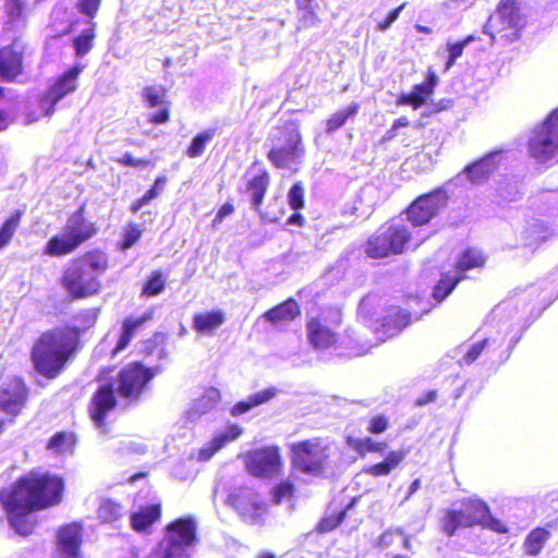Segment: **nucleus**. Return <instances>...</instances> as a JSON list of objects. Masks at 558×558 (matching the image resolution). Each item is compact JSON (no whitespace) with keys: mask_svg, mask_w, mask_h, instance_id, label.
I'll return each mask as SVG.
<instances>
[{"mask_svg":"<svg viewBox=\"0 0 558 558\" xmlns=\"http://www.w3.org/2000/svg\"><path fill=\"white\" fill-rule=\"evenodd\" d=\"M64 486L60 475L32 470L2 488L0 505L11 527L23 537L32 535L37 522L31 514L60 505Z\"/></svg>","mask_w":558,"mask_h":558,"instance_id":"f257e3e1","label":"nucleus"},{"mask_svg":"<svg viewBox=\"0 0 558 558\" xmlns=\"http://www.w3.org/2000/svg\"><path fill=\"white\" fill-rule=\"evenodd\" d=\"M99 308L88 307L74 315L75 324H63L46 329L31 347L33 369L47 380L60 377L84 348L83 335L98 319Z\"/></svg>","mask_w":558,"mask_h":558,"instance_id":"f03ea898","label":"nucleus"},{"mask_svg":"<svg viewBox=\"0 0 558 558\" xmlns=\"http://www.w3.org/2000/svg\"><path fill=\"white\" fill-rule=\"evenodd\" d=\"M109 268L108 255L94 248L72 258L64 267L60 284L73 300L87 299L100 293L99 277Z\"/></svg>","mask_w":558,"mask_h":558,"instance_id":"7ed1b4c3","label":"nucleus"},{"mask_svg":"<svg viewBox=\"0 0 558 558\" xmlns=\"http://www.w3.org/2000/svg\"><path fill=\"white\" fill-rule=\"evenodd\" d=\"M526 25L527 19L520 0H500L486 21L484 33L492 43L510 46L522 39Z\"/></svg>","mask_w":558,"mask_h":558,"instance_id":"20e7f679","label":"nucleus"},{"mask_svg":"<svg viewBox=\"0 0 558 558\" xmlns=\"http://www.w3.org/2000/svg\"><path fill=\"white\" fill-rule=\"evenodd\" d=\"M98 232L96 222L85 216V204L73 211L63 227V231L48 239L44 254L50 257L68 256L76 252L84 243Z\"/></svg>","mask_w":558,"mask_h":558,"instance_id":"39448f33","label":"nucleus"},{"mask_svg":"<svg viewBox=\"0 0 558 558\" xmlns=\"http://www.w3.org/2000/svg\"><path fill=\"white\" fill-rule=\"evenodd\" d=\"M412 239L410 227L403 220L391 218L367 238L363 251L373 259L401 255L408 250Z\"/></svg>","mask_w":558,"mask_h":558,"instance_id":"423d86ee","label":"nucleus"},{"mask_svg":"<svg viewBox=\"0 0 558 558\" xmlns=\"http://www.w3.org/2000/svg\"><path fill=\"white\" fill-rule=\"evenodd\" d=\"M197 543L196 523L190 517L178 518L166 526V533L154 551L155 558H186V549Z\"/></svg>","mask_w":558,"mask_h":558,"instance_id":"0eeeda50","label":"nucleus"},{"mask_svg":"<svg viewBox=\"0 0 558 558\" xmlns=\"http://www.w3.org/2000/svg\"><path fill=\"white\" fill-rule=\"evenodd\" d=\"M160 366H145L142 362H131L118 372L117 393L128 405L137 404L145 395L149 383L161 372Z\"/></svg>","mask_w":558,"mask_h":558,"instance_id":"6e6552de","label":"nucleus"},{"mask_svg":"<svg viewBox=\"0 0 558 558\" xmlns=\"http://www.w3.org/2000/svg\"><path fill=\"white\" fill-rule=\"evenodd\" d=\"M328 448L320 438H311L290 446L291 463L303 474L322 476L328 460Z\"/></svg>","mask_w":558,"mask_h":558,"instance_id":"1a4fd4ad","label":"nucleus"},{"mask_svg":"<svg viewBox=\"0 0 558 558\" xmlns=\"http://www.w3.org/2000/svg\"><path fill=\"white\" fill-rule=\"evenodd\" d=\"M83 71L84 65L75 63L51 81L38 99L39 108L45 116H51L59 101L78 89V80Z\"/></svg>","mask_w":558,"mask_h":558,"instance_id":"9d476101","label":"nucleus"},{"mask_svg":"<svg viewBox=\"0 0 558 558\" xmlns=\"http://www.w3.org/2000/svg\"><path fill=\"white\" fill-rule=\"evenodd\" d=\"M449 194L444 186L417 196L404 210L408 220L414 227L429 223L447 207Z\"/></svg>","mask_w":558,"mask_h":558,"instance_id":"9b49d317","label":"nucleus"},{"mask_svg":"<svg viewBox=\"0 0 558 558\" xmlns=\"http://www.w3.org/2000/svg\"><path fill=\"white\" fill-rule=\"evenodd\" d=\"M246 471L259 478L278 477L283 471V458L277 445L254 448L244 456Z\"/></svg>","mask_w":558,"mask_h":558,"instance_id":"f8f14e48","label":"nucleus"},{"mask_svg":"<svg viewBox=\"0 0 558 558\" xmlns=\"http://www.w3.org/2000/svg\"><path fill=\"white\" fill-rule=\"evenodd\" d=\"M340 325V318L329 323L323 313L308 316L305 322V328L310 345L316 351H326L338 348L340 343V335L337 331V328Z\"/></svg>","mask_w":558,"mask_h":558,"instance_id":"ddd939ff","label":"nucleus"},{"mask_svg":"<svg viewBox=\"0 0 558 558\" xmlns=\"http://www.w3.org/2000/svg\"><path fill=\"white\" fill-rule=\"evenodd\" d=\"M31 388L20 375H12L0 383V411L12 418L27 407Z\"/></svg>","mask_w":558,"mask_h":558,"instance_id":"4468645a","label":"nucleus"},{"mask_svg":"<svg viewBox=\"0 0 558 558\" xmlns=\"http://www.w3.org/2000/svg\"><path fill=\"white\" fill-rule=\"evenodd\" d=\"M227 504L250 524H255L267 510V505L260 494L247 486L239 487L231 492Z\"/></svg>","mask_w":558,"mask_h":558,"instance_id":"2eb2a0df","label":"nucleus"},{"mask_svg":"<svg viewBox=\"0 0 558 558\" xmlns=\"http://www.w3.org/2000/svg\"><path fill=\"white\" fill-rule=\"evenodd\" d=\"M429 312L430 307L416 311L413 306L403 308L400 305H391L387 308L385 315L378 319L376 329L386 337L392 338L400 335L413 320L422 319Z\"/></svg>","mask_w":558,"mask_h":558,"instance_id":"dca6fc26","label":"nucleus"},{"mask_svg":"<svg viewBox=\"0 0 558 558\" xmlns=\"http://www.w3.org/2000/svg\"><path fill=\"white\" fill-rule=\"evenodd\" d=\"M117 390L111 383L99 385L92 395L88 403V415L94 424L105 430L107 416L118 405Z\"/></svg>","mask_w":558,"mask_h":558,"instance_id":"f3484780","label":"nucleus"},{"mask_svg":"<svg viewBox=\"0 0 558 558\" xmlns=\"http://www.w3.org/2000/svg\"><path fill=\"white\" fill-rule=\"evenodd\" d=\"M26 48L27 45L20 36L0 48V77L2 80L13 82L23 74Z\"/></svg>","mask_w":558,"mask_h":558,"instance_id":"a211bd4d","label":"nucleus"},{"mask_svg":"<svg viewBox=\"0 0 558 558\" xmlns=\"http://www.w3.org/2000/svg\"><path fill=\"white\" fill-rule=\"evenodd\" d=\"M83 530L81 522H70L58 529L56 539L57 558H83L81 553Z\"/></svg>","mask_w":558,"mask_h":558,"instance_id":"6ab92c4d","label":"nucleus"},{"mask_svg":"<svg viewBox=\"0 0 558 558\" xmlns=\"http://www.w3.org/2000/svg\"><path fill=\"white\" fill-rule=\"evenodd\" d=\"M142 99L147 108H158L148 116V121L154 124L166 123L171 116V101L168 98V89L162 85H148L142 90Z\"/></svg>","mask_w":558,"mask_h":558,"instance_id":"aec40b11","label":"nucleus"},{"mask_svg":"<svg viewBox=\"0 0 558 558\" xmlns=\"http://www.w3.org/2000/svg\"><path fill=\"white\" fill-rule=\"evenodd\" d=\"M437 83L438 76L433 70H428L425 81L415 84L410 93L400 94L397 97L396 104L398 106H410L414 110H417L424 106L427 99L433 95Z\"/></svg>","mask_w":558,"mask_h":558,"instance_id":"412c9836","label":"nucleus"},{"mask_svg":"<svg viewBox=\"0 0 558 558\" xmlns=\"http://www.w3.org/2000/svg\"><path fill=\"white\" fill-rule=\"evenodd\" d=\"M458 510L464 527L472 529L485 523L488 513V504L478 497L464 498L460 502Z\"/></svg>","mask_w":558,"mask_h":558,"instance_id":"4be33fe9","label":"nucleus"},{"mask_svg":"<svg viewBox=\"0 0 558 558\" xmlns=\"http://www.w3.org/2000/svg\"><path fill=\"white\" fill-rule=\"evenodd\" d=\"M301 142H290L286 145L271 148L267 156L276 168L286 169L298 166L304 155Z\"/></svg>","mask_w":558,"mask_h":558,"instance_id":"5701e85b","label":"nucleus"},{"mask_svg":"<svg viewBox=\"0 0 558 558\" xmlns=\"http://www.w3.org/2000/svg\"><path fill=\"white\" fill-rule=\"evenodd\" d=\"M301 313L299 302L294 298H288L264 312L263 318L267 323L276 326L293 322Z\"/></svg>","mask_w":558,"mask_h":558,"instance_id":"b1692460","label":"nucleus"},{"mask_svg":"<svg viewBox=\"0 0 558 558\" xmlns=\"http://www.w3.org/2000/svg\"><path fill=\"white\" fill-rule=\"evenodd\" d=\"M499 151H492L486 156L475 160L474 162L465 166L464 172L468 175V179L473 184H482L492 177V174L497 171L498 166L494 161V157L498 155Z\"/></svg>","mask_w":558,"mask_h":558,"instance_id":"393cba45","label":"nucleus"},{"mask_svg":"<svg viewBox=\"0 0 558 558\" xmlns=\"http://www.w3.org/2000/svg\"><path fill=\"white\" fill-rule=\"evenodd\" d=\"M243 433V428L236 424H230L226 430L213 437L209 444L201 448L198 451V459L202 461L209 460L216 452L223 448L227 444L235 440Z\"/></svg>","mask_w":558,"mask_h":558,"instance_id":"a878e982","label":"nucleus"},{"mask_svg":"<svg viewBox=\"0 0 558 558\" xmlns=\"http://www.w3.org/2000/svg\"><path fill=\"white\" fill-rule=\"evenodd\" d=\"M153 318V311L145 312L140 317H126L122 322V331L118 338V341L112 349V355H117L124 349H126L132 339L134 338L136 330L142 327L146 322Z\"/></svg>","mask_w":558,"mask_h":558,"instance_id":"bb28decb","label":"nucleus"},{"mask_svg":"<svg viewBox=\"0 0 558 558\" xmlns=\"http://www.w3.org/2000/svg\"><path fill=\"white\" fill-rule=\"evenodd\" d=\"M161 517V505L151 504L141 507L130 515L131 527L137 533L147 532Z\"/></svg>","mask_w":558,"mask_h":558,"instance_id":"cd10ccee","label":"nucleus"},{"mask_svg":"<svg viewBox=\"0 0 558 558\" xmlns=\"http://www.w3.org/2000/svg\"><path fill=\"white\" fill-rule=\"evenodd\" d=\"M225 320L226 315L221 310L198 312L193 315V328L201 335H214Z\"/></svg>","mask_w":558,"mask_h":558,"instance_id":"c85d7f7f","label":"nucleus"},{"mask_svg":"<svg viewBox=\"0 0 558 558\" xmlns=\"http://www.w3.org/2000/svg\"><path fill=\"white\" fill-rule=\"evenodd\" d=\"M550 526V524H548V527L536 526L527 533L522 544L524 555L536 557L543 551L551 537Z\"/></svg>","mask_w":558,"mask_h":558,"instance_id":"c756f323","label":"nucleus"},{"mask_svg":"<svg viewBox=\"0 0 558 558\" xmlns=\"http://www.w3.org/2000/svg\"><path fill=\"white\" fill-rule=\"evenodd\" d=\"M405 450H391L380 462L364 468L363 472L373 477L390 474L405 459Z\"/></svg>","mask_w":558,"mask_h":558,"instance_id":"7c9ffc66","label":"nucleus"},{"mask_svg":"<svg viewBox=\"0 0 558 558\" xmlns=\"http://www.w3.org/2000/svg\"><path fill=\"white\" fill-rule=\"evenodd\" d=\"M270 177L266 169L260 170L247 180L246 190L252 194V206L255 211L260 213V207L269 187Z\"/></svg>","mask_w":558,"mask_h":558,"instance_id":"2f4dec72","label":"nucleus"},{"mask_svg":"<svg viewBox=\"0 0 558 558\" xmlns=\"http://www.w3.org/2000/svg\"><path fill=\"white\" fill-rule=\"evenodd\" d=\"M377 547L380 550L387 551V554H392L393 551L402 548L410 549L411 538L401 530H387L379 536Z\"/></svg>","mask_w":558,"mask_h":558,"instance_id":"473e14b6","label":"nucleus"},{"mask_svg":"<svg viewBox=\"0 0 558 558\" xmlns=\"http://www.w3.org/2000/svg\"><path fill=\"white\" fill-rule=\"evenodd\" d=\"M77 436L73 430H60L53 434L46 444V449L57 454L73 453Z\"/></svg>","mask_w":558,"mask_h":558,"instance_id":"72a5a7b5","label":"nucleus"},{"mask_svg":"<svg viewBox=\"0 0 558 558\" xmlns=\"http://www.w3.org/2000/svg\"><path fill=\"white\" fill-rule=\"evenodd\" d=\"M466 278L463 274L451 275L450 272L441 274L439 280L433 288V298L438 302L447 299L456 287Z\"/></svg>","mask_w":558,"mask_h":558,"instance_id":"f704fd0d","label":"nucleus"},{"mask_svg":"<svg viewBox=\"0 0 558 558\" xmlns=\"http://www.w3.org/2000/svg\"><path fill=\"white\" fill-rule=\"evenodd\" d=\"M96 36V23L89 21L88 26L72 40L75 56L82 58L87 54L94 48Z\"/></svg>","mask_w":558,"mask_h":558,"instance_id":"c9c22d12","label":"nucleus"},{"mask_svg":"<svg viewBox=\"0 0 558 558\" xmlns=\"http://www.w3.org/2000/svg\"><path fill=\"white\" fill-rule=\"evenodd\" d=\"M166 341L167 335L165 332H154L150 338L142 342L141 354L144 357L156 355L159 360L167 359Z\"/></svg>","mask_w":558,"mask_h":558,"instance_id":"e433bc0d","label":"nucleus"},{"mask_svg":"<svg viewBox=\"0 0 558 558\" xmlns=\"http://www.w3.org/2000/svg\"><path fill=\"white\" fill-rule=\"evenodd\" d=\"M347 445L351 449H353L360 457H365L366 454L372 452L383 454L388 448V444L386 441H377L371 437H348Z\"/></svg>","mask_w":558,"mask_h":558,"instance_id":"4c0bfd02","label":"nucleus"},{"mask_svg":"<svg viewBox=\"0 0 558 558\" xmlns=\"http://www.w3.org/2000/svg\"><path fill=\"white\" fill-rule=\"evenodd\" d=\"M486 264V256L480 251L468 247L458 257L454 265L457 274L465 275V271L482 268Z\"/></svg>","mask_w":558,"mask_h":558,"instance_id":"58836bf2","label":"nucleus"},{"mask_svg":"<svg viewBox=\"0 0 558 558\" xmlns=\"http://www.w3.org/2000/svg\"><path fill=\"white\" fill-rule=\"evenodd\" d=\"M315 0H295L296 10L299 12L298 29H307L319 23L316 12Z\"/></svg>","mask_w":558,"mask_h":558,"instance_id":"ea45409f","label":"nucleus"},{"mask_svg":"<svg viewBox=\"0 0 558 558\" xmlns=\"http://www.w3.org/2000/svg\"><path fill=\"white\" fill-rule=\"evenodd\" d=\"M355 498H353L343 509L337 511H330L320 519L316 525V532L319 534L328 533L336 530L344 520L348 510L354 505Z\"/></svg>","mask_w":558,"mask_h":558,"instance_id":"a19ab883","label":"nucleus"},{"mask_svg":"<svg viewBox=\"0 0 558 558\" xmlns=\"http://www.w3.org/2000/svg\"><path fill=\"white\" fill-rule=\"evenodd\" d=\"M438 527L448 537L453 536L458 530L465 529L458 510L453 508H447L442 511L439 517Z\"/></svg>","mask_w":558,"mask_h":558,"instance_id":"79ce46f5","label":"nucleus"},{"mask_svg":"<svg viewBox=\"0 0 558 558\" xmlns=\"http://www.w3.org/2000/svg\"><path fill=\"white\" fill-rule=\"evenodd\" d=\"M167 287V277L162 270H153L144 280L141 295L145 298H153L159 295Z\"/></svg>","mask_w":558,"mask_h":558,"instance_id":"37998d69","label":"nucleus"},{"mask_svg":"<svg viewBox=\"0 0 558 558\" xmlns=\"http://www.w3.org/2000/svg\"><path fill=\"white\" fill-rule=\"evenodd\" d=\"M529 153L538 162L558 160V142H530Z\"/></svg>","mask_w":558,"mask_h":558,"instance_id":"c03bdc74","label":"nucleus"},{"mask_svg":"<svg viewBox=\"0 0 558 558\" xmlns=\"http://www.w3.org/2000/svg\"><path fill=\"white\" fill-rule=\"evenodd\" d=\"M166 183L167 178L165 175L157 177L154 181V184L146 191V193L132 202L130 205V210L133 214H136L143 206L148 205L150 202L161 195Z\"/></svg>","mask_w":558,"mask_h":558,"instance_id":"a18cd8bd","label":"nucleus"},{"mask_svg":"<svg viewBox=\"0 0 558 558\" xmlns=\"http://www.w3.org/2000/svg\"><path fill=\"white\" fill-rule=\"evenodd\" d=\"M124 514L123 506L116 500L105 499L99 505L97 517L101 523L110 524L120 520Z\"/></svg>","mask_w":558,"mask_h":558,"instance_id":"49530a36","label":"nucleus"},{"mask_svg":"<svg viewBox=\"0 0 558 558\" xmlns=\"http://www.w3.org/2000/svg\"><path fill=\"white\" fill-rule=\"evenodd\" d=\"M535 140H558V107L536 125Z\"/></svg>","mask_w":558,"mask_h":558,"instance_id":"de8ad7c7","label":"nucleus"},{"mask_svg":"<svg viewBox=\"0 0 558 558\" xmlns=\"http://www.w3.org/2000/svg\"><path fill=\"white\" fill-rule=\"evenodd\" d=\"M23 211L17 209L12 213L0 226V251L4 248L13 239L20 227Z\"/></svg>","mask_w":558,"mask_h":558,"instance_id":"09e8293b","label":"nucleus"},{"mask_svg":"<svg viewBox=\"0 0 558 558\" xmlns=\"http://www.w3.org/2000/svg\"><path fill=\"white\" fill-rule=\"evenodd\" d=\"M357 110H359V105L352 104L348 108L341 109V110L335 112L333 114H331V117L326 122L327 131L333 132V131L338 130L339 128H341L350 117H353L356 114Z\"/></svg>","mask_w":558,"mask_h":558,"instance_id":"8fccbe9b","label":"nucleus"},{"mask_svg":"<svg viewBox=\"0 0 558 558\" xmlns=\"http://www.w3.org/2000/svg\"><path fill=\"white\" fill-rule=\"evenodd\" d=\"M143 235V229L136 222H129L123 231L119 247L126 251L135 245Z\"/></svg>","mask_w":558,"mask_h":558,"instance_id":"3c124183","label":"nucleus"},{"mask_svg":"<svg viewBox=\"0 0 558 558\" xmlns=\"http://www.w3.org/2000/svg\"><path fill=\"white\" fill-rule=\"evenodd\" d=\"M288 204L294 211H300L305 206V189L301 181L292 184L288 192Z\"/></svg>","mask_w":558,"mask_h":558,"instance_id":"603ef678","label":"nucleus"},{"mask_svg":"<svg viewBox=\"0 0 558 558\" xmlns=\"http://www.w3.org/2000/svg\"><path fill=\"white\" fill-rule=\"evenodd\" d=\"M295 492L294 484L289 481L284 480L279 482L272 489V501L276 505L281 504L284 499L291 497Z\"/></svg>","mask_w":558,"mask_h":558,"instance_id":"864d4df0","label":"nucleus"},{"mask_svg":"<svg viewBox=\"0 0 558 558\" xmlns=\"http://www.w3.org/2000/svg\"><path fill=\"white\" fill-rule=\"evenodd\" d=\"M4 10L10 22H15L25 16L26 4L24 0H5Z\"/></svg>","mask_w":558,"mask_h":558,"instance_id":"5fc2aeb1","label":"nucleus"},{"mask_svg":"<svg viewBox=\"0 0 558 558\" xmlns=\"http://www.w3.org/2000/svg\"><path fill=\"white\" fill-rule=\"evenodd\" d=\"M102 0H76L75 8L84 16L93 21L101 8Z\"/></svg>","mask_w":558,"mask_h":558,"instance_id":"6e6d98bb","label":"nucleus"},{"mask_svg":"<svg viewBox=\"0 0 558 558\" xmlns=\"http://www.w3.org/2000/svg\"><path fill=\"white\" fill-rule=\"evenodd\" d=\"M471 40H472V37L469 36L465 39H463L462 41L447 44V50L449 52V57H448V60L445 65V71H448L454 64L456 60L462 56L464 47Z\"/></svg>","mask_w":558,"mask_h":558,"instance_id":"4d7b16f0","label":"nucleus"},{"mask_svg":"<svg viewBox=\"0 0 558 558\" xmlns=\"http://www.w3.org/2000/svg\"><path fill=\"white\" fill-rule=\"evenodd\" d=\"M278 392L279 390L276 387L270 386L260 391L254 392L248 397L251 398L253 405H255L256 408L271 401L274 398L277 397Z\"/></svg>","mask_w":558,"mask_h":558,"instance_id":"13d9d810","label":"nucleus"},{"mask_svg":"<svg viewBox=\"0 0 558 558\" xmlns=\"http://www.w3.org/2000/svg\"><path fill=\"white\" fill-rule=\"evenodd\" d=\"M389 428V418L385 415H375L368 421L367 430L371 434L379 435Z\"/></svg>","mask_w":558,"mask_h":558,"instance_id":"bf43d9fd","label":"nucleus"},{"mask_svg":"<svg viewBox=\"0 0 558 558\" xmlns=\"http://www.w3.org/2000/svg\"><path fill=\"white\" fill-rule=\"evenodd\" d=\"M488 341H489V339L486 338V339H483L482 341L473 343L463 356L464 363L469 364V365L474 363L480 357V355L482 354V352L484 351L486 345L488 344Z\"/></svg>","mask_w":558,"mask_h":558,"instance_id":"052dcab7","label":"nucleus"},{"mask_svg":"<svg viewBox=\"0 0 558 558\" xmlns=\"http://www.w3.org/2000/svg\"><path fill=\"white\" fill-rule=\"evenodd\" d=\"M405 5H407V2H403L399 7L392 9L391 11H389L387 13V15L385 16V19L377 23L376 28L379 32H386L391 26V24L395 21H397V19L399 17L401 11L405 8Z\"/></svg>","mask_w":558,"mask_h":558,"instance_id":"680f3d73","label":"nucleus"},{"mask_svg":"<svg viewBox=\"0 0 558 558\" xmlns=\"http://www.w3.org/2000/svg\"><path fill=\"white\" fill-rule=\"evenodd\" d=\"M480 526L489 529L499 534H507L509 532V527L504 522L492 515L489 507L485 523L481 524Z\"/></svg>","mask_w":558,"mask_h":558,"instance_id":"e2e57ef3","label":"nucleus"},{"mask_svg":"<svg viewBox=\"0 0 558 558\" xmlns=\"http://www.w3.org/2000/svg\"><path fill=\"white\" fill-rule=\"evenodd\" d=\"M233 213H234V205L231 202H226L218 208V210L213 219V226L214 227L219 226L220 223H222V221L225 220L226 217L232 215Z\"/></svg>","mask_w":558,"mask_h":558,"instance_id":"0e129e2a","label":"nucleus"},{"mask_svg":"<svg viewBox=\"0 0 558 558\" xmlns=\"http://www.w3.org/2000/svg\"><path fill=\"white\" fill-rule=\"evenodd\" d=\"M255 405H253V402L251 401V398L247 397L245 400H241L235 402L231 409L230 414L234 417L240 416L244 413L250 412L252 409H254Z\"/></svg>","mask_w":558,"mask_h":558,"instance_id":"69168bd1","label":"nucleus"},{"mask_svg":"<svg viewBox=\"0 0 558 558\" xmlns=\"http://www.w3.org/2000/svg\"><path fill=\"white\" fill-rule=\"evenodd\" d=\"M121 165L130 167H146L149 165L148 159H136L131 154L126 153L122 157L118 158Z\"/></svg>","mask_w":558,"mask_h":558,"instance_id":"338daca9","label":"nucleus"},{"mask_svg":"<svg viewBox=\"0 0 558 558\" xmlns=\"http://www.w3.org/2000/svg\"><path fill=\"white\" fill-rule=\"evenodd\" d=\"M437 398V390H430V391H427L425 393H423L422 396H420L416 400H415V405L416 407H424L428 403H432L436 400Z\"/></svg>","mask_w":558,"mask_h":558,"instance_id":"774afa93","label":"nucleus"}]
</instances>
